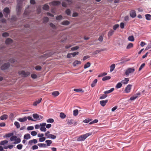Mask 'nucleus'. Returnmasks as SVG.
I'll use <instances>...</instances> for the list:
<instances>
[{
  "label": "nucleus",
  "instance_id": "1",
  "mask_svg": "<svg viewBox=\"0 0 151 151\" xmlns=\"http://www.w3.org/2000/svg\"><path fill=\"white\" fill-rule=\"evenodd\" d=\"M91 134L92 133H88L82 135L78 138L77 140L78 141H84L87 137L91 135Z\"/></svg>",
  "mask_w": 151,
  "mask_h": 151
},
{
  "label": "nucleus",
  "instance_id": "2",
  "mask_svg": "<svg viewBox=\"0 0 151 151\" xmlns=\"http://www.w3.org/2000/svg\"><path fill=\"white\" fill-rule=\"evenodd\" d=\"M45 136L47 139H55L56 138V136L54 135L50 134V132L49 131L47 132L45 134Z\"/></svg>",
  "mask_w": 151,
  "mask_h": 151
},
{
  "label": "nucleus",
  "instance_id": "3",
  "mask_svg": "<svg viewBox=\"0 0 151 151\" xmlns=\"http://www.w3.org/2000/svg\"><path fill=\"white\" fill-rule=\"evenodd\" d=\"M24 0H17V5L16 8V11L17 13L20 12L21 7V4L22 2Z\"/></svg>",
  "mask_w": 151,
  "mask_h": 151
},
{
  "label": "nucleus",
  "instance_id": "4",
  "mask_svg": "<svg viewBox=\"0 0 151 151\" xmlns=\"http://www.w3.org/2000/svg\"><path fill=\"white\" fill-rule=\"evenodd\" d=\"M3 12L4 15V17H6L8 14H9L10 10L8 7H6L4 9Z\"/></svg>",
  "mask_w": 151,
  "mask_h": 151
},
{
  "label": "nucleus",
  "instance_id": "5",
  "mask_svg": "<svg viewBox=\"0 0 151 151\" xmlns=\"http://www.w3.org/2000/svg\"><path fill=\"white\" fill-rule=\"evenodd\" d=\"M19 75H22L23 77H26L29 75L30 73L28 72H25L24 71H20L19 72Z\"/></svg>",
  "mask_w": 151,
  "mask_h": 151
},
{
  "label": "nucleus",
  "instance_id": "6",
  "mask_svg": "<svg viewBox=\"0 0 151 151\" xmlns=\"http://www.w3.org/2000/svg\"><path fill=\"white\" fill-rule=\"evenodd\" d=\"M46 124L45 123L40 124V129L41 131L45 132L46 131V129L45 127Z\"/></svg>",
  "mask_w": 151,
  "mask_h": 151
},
{
  "label": "nucleus",
  "instance_id": "7",
  "mask_svg": "<svg viewBox=\"0 0 151 151\" xmlns=\"http://www.w3.org/2000/svg\"><path fill=\"white\" fill-rule=\"evenodd\" d=\"M135 71V69L134 68H129L127 69L126 71L125 74L128 76L129 74L133 73Z\"/></svg>",
  "mask_w": 151,
  "mask_h": 151
},
{
  "label": "nucleus",
  "instance_id": "8",
  "mask_svg": "<svg viewBox=\"0 0 151 151\" xmlns=\"http://www.w3.org/2000/svg\"><path fill=\"white\" fill-rule=\"evenodd\" d=\"M37 139H34L32 140H29L28 143V145L30 146H32L33 144H35L37 143Z\"/></svg>",
  "mask_w": 151,
  "mask_h": 151
},
{
  "label": "nucleus",
  "instance_id": "9",
  "mask_svg": "<svg viewBox=\"0 0 151 151\" xmlns=\"http://www.w3.org/2000/svg\"><path fill=\"white\" fill-rule=\"evenodd\" d=\"M10 64L9 63H4L1 67V69L2 70L7 69L9 66Z\"/></svg>",
  "mask_w": 151,
  "mask_h": 151
},
{
  "label": "nucleus",
  "instance_id": "10",
  "mask_svg": "<svg viewBox=\"0 0 151 151\" xmlns=\"http://www.w3.org/2000/svg\"><path fill=\"white\" fill-rule=\"evenodd\" d=\"M132 85L130 84L128 85L125 88V91L126 93H129L130 91Z\"/></svg>",
  "mask_w": 151,
  "mask_h": 151
},
{
  "label": "nucleus",
  "instance_id": "11",
  "mask_svg": "<svg viewBox=\"0 0 151 151\" xmlns=\"http://www.w3.org/2000/svg\"><path fill=\"white\" fill-rule=\"evenodd\" d=\"M130 16L133 18L135 17L136 16L135 11L134 10H132L130 12Z\"/></svg>",
  "mask_w": 151,
  "mask_h": 151
},
{
  "label": "nucleus",
  "instance_id": "12",
  "mask_svg": "<svg viewBox=\"0 0 151 151\" xmlns=\"http://www.w3.org/2000/svg\"><path fill=\"white\" fill-rule=\"evenodd\" d=\"M60 2L58 1H55L51 2L50 4L53 6H58L60 4Z\"/></svg>",
  "mask_w": 151,
  "mask_h": 151
},
{
  "label": "nucleus",
  "instance_id": "13",
  "mask_svg": "<svg viewBox=\"0 0 151 151\" xmlns=\"http://www.w3.org/2000/svg\"><path fill=\"white\" fill-rule=\"evenodd\" d=\"M32 116L34 119H38V120H40V119H41L42 118V116H40V118L38 119L39 118V115L37 114H33Z\"/></svg>",
  "mask_w": 151,
  "mask_h": 151
},
{
  "label": "nucleus",
  "instance_id": "14",
  "mask_svg": "<svg viewBox=\"0 0 151 151\" xmlns=\"http://www.w3.org/2000/svg\"><path fill=\"white\" fill-rule=\"evenodd\" d=\"M107 100H102L100 101V103L101 106H104L106 105V104L107 103Z\"/></svg>",
  "mask_w": 151,
  "mask_h": 151
},
{
  "label": "nucleus",
  "instance_id": "15",
  "mask_svg": "<svg viewBox=\"0 0 151 151\" xmlns=\"http://www.w3.org/2000/svg\"><path fill=\"white\" fill-rule=\"evenodd\" d=\"M129 81V79L128 78H125L124 80H122L121 83L124 84H126L128 83Z\"/></svg>",
  "mask_w": 151,
  "mask_h": 151
},
{
  "label": "nucleus",
  "instance_id": "16",
  "mask_svg": "<svg viewBox=\"0 0 151 151\" xmlns=\"http://www.w3.org/2000/svg\"><path fill=\"white\" fill-rule=\"evenodd\" d=\"M18 120L20 122H24L27 120V117L25 116L22 118H19L18 119Z\"/></svg>",
  "mask_w": 151,
  "mask_h": 151
},
{
  "label": "nucleus",
  "instance_id": "17",
  "mask_svg": "<svg viewBox=\"0 0 151 151\" xmlns=\"http://www.w3.org/2000/svg\"><path fill=\"white\" fill-rule=\"evenodd\" d=\"M24 138L25 139L28 140L31 138V136L29 134H25L24 136Z\"/></svg>",
  "mask_w": 151,
  "mask_h": 151
},
{
  "label": "nucleus",
  "instance_id": "18",
  "mask_svg": "<svg viewBox=\"0 0 151 151\" xmlns=\"http://www.w3.org/2000/svg\"><path fill=\"white\" fill-rule=\"evenodd\" d=\"M8 116L6 114H4L3 115L1 116L0 117V119L1 120H4L6 119H7Z\"/></svg>",
  "mask_w": 151,
  "mask_h": 151
},
{
  "label": "nucleus",
  "instance_id": "19",
  "mask_svg": "<svg viewBox=\"0 0 151 151\" xmlns=\"http://www.w3.org/2000/svg\"><path fill=\"white\" fill-rule=\"evenodd\" d=\"M8 141L6 140L2 141L0 142V145H4L8 143Z\"/></svg>",
  "mask_w": 151,
  "mask_h": 151
},
{
  "label": "nucleus",
  "instance_id": "20",
  "mask_svg": "<svg viewBox=\"0 0 151 151\" xmlns=\"http://www.w3.org/2000/svg\"><path fill=\"white\" fill-rule=\"evenodd\" d=\"M14 134L13 133H9L6 134L4 136V137H11Z\"/></svg>",
  "mask_w": 151,
  "mask_h": 151
},
{
  "label": "nucleus",
  "instance_id": "21",
  "mask_svg": "<svg viewBox=\"0 0 151 151\" xmlns=\"http://www.w3.org/2000/svg\"><path fill=\"white\" fill-rule=\"evenodd\" d=\"M97 82V79H95L94 80L92 84H91V87L92 88L94 87L96 84Z\"/></svg>",
  "mask_w": 151,
  "mask_h": 151
},
{
  "label": "nucleus",
  "instance_id": "22",
  "mask_svg": "<svg viewBox=\"0 0 151 151\" xmlns=\"http://www.w3.org/2000/svg\"><path fill=\"white\" fill-rule=\"evenodd\" d=\"M114 90V88H112L109 90L105 91L104 92V93L105 94L109 93H111V92H112Z\"/></svg>",
  "mask_w": 151,
  "mask_h": 151
},
{
  "label": "nucleus",
  "instance_id": "23",
  "mask_svg": "<svg viewBox=\"0 0 151 151\" xmlns=\"http://www.w3.org/2000/svg\"><path fill=\"white\" fill-rule=\"evenodd\" d=\"M12 39L10 38H8L6 40L5 43L6 44H9L12 43Z\"/></svg>",
  "mask_w": 151,
  "mask_h": 151
},
{
  "label": "nucleus",
  "instance_id": "24",
  "mask_svg": "<svg viewBox=\"0 0 151 151\" xmlns=\"http://www.w3.org/2000/svg\"><path fill=\"white\" fill-rule=\"evenodd\" d=\"M45 142L47 143V146H50V145L52 144V142L50 140H47L45 141Z\"/></svg>",
  "mask_w": 151,
  "mask_h": 151
},
{
  "label": "nucleus",
  "instance_id": "25",
  "mask_svg": "<svg viewBox=\"0 0 151 151\" xmlns=\"http://www.w3.org/2000/svg\"><path fill=\"white\" fill-rule=\"evenodd\" d=\"M146 19L147 20H150L151 19V15L150 14H146L145 15Z\"/></svg>",
  "mask_w": 151,
  "mask_h": 151
},
{
  "label": "nucleus",
  "instance_id": "26",
  "mask_svg": "<svg viewBox=\"0 0 151 151\" xmlns=\"http://www.w3.org/2000/svg\"><path fill=\"white\" fill-rule=\"evenodd\" d=\"M60 116L61 119H64L66 117V116L63 113L61 112L60 113Z\"/></svg>",
  "mask_w": 151,
  "mask_h": 151
},
{
  "label": "nucleus",
  "instance_id": "27",
  "mask_svg": "<svg viewBox=\"0 0 151 151\" xmlns=\"http://www.w3.org/2000/svg\"><path fill=\"white\" fill-rule=\"evenodd\" d=\"M59 94V93L58 91H55L52 93V95L54 96H57Z\"/></svg>",
  "mask_w": 151,
  "mask_h": 151
},
{
  "label": "nucleus",
  "instance_id": "28",
  "mask_svg": "<svg viewBox=\"0 0 151 151\" xmlns=\"http://www.w3.org/2000/svg\"><path fill=\"white\" fill-rule=\"evenodd\" d=\"M115 67V64H113L111 65L110 67V71L112 72L114 69Z\"/></svg>",
  "mask_w": 151,
  "mask_h": 151
},
{
  "label": "nucleus",
  "instance_id": "29",
  "mask_svg": "<svg viewBox=\"0 0 151 151\" xmlns=\"http://www.w3.org/2000/svg\"><path fill=\"white\" fill-rule=\"evenodd\" d=\"M111 78V77L110 76H106L105 77H104L102 78V80L103 81H106L107 80H108L110 79Z\"/></svg>",
  "mask_w": 151,
  "mask_h": 151
},
{
  "label": "nucleus",
  "instance_id": "30",
  "mask_svg": "<svg viewBox=\"0 0 151 151\" xmlns=\"http://www.w3.org/2000/svg\"><path fill=\"white\" fill-rule=\"evenodd\" d=\"M121 82H119L116 85V88H120L122 86Z\"/></svg>",
  "mask_w": 151,
  "mask_h": 151
},
{
  "label": "nucleus",
  "instance_id": "31",
  "mask_svg": "<svg viewBox=\"0 0 151 151\" xmlns=\"http://www.w3.org/2000/svg\"><path fill=\"white\" fill-rule=\"evenodd\" d=\"M13 145H9L8 146H4V148L5 149H7L8 148L11 149L13 147Z\"/></svg>",
  "mask_w": 151,
  "mask_h": 151
},
{
  "label": "nucleus",
  "instance_id": "32",
  "mask_svg": "<svg viewBox=\"0 0 151 151\" xmlns=\"http://www.w3.org/2000/svg\"><path fill=\"white\" fill-rule=\"evenodd\" d=\"M17 138V137L16 136H12L10 138V140L11 141H16Z\"/></svg>",
  "mask_w": 151,
  "mask_h": 151
},
{
  "label": "nucleus",
  "instance_id": "33",
  "mask_svg": "<svg viewBox=\"0 0 151 151\" xmlns=\"http://www.w3.org/2000/svg\"><path fill=\"white\" fill-rule=\"evenodd\" d=\"M81 63V62L78 60H76L74 61L73 63V65L74 66H76L77 65L80 64Z\"/></svg>",
  "mask_w": 151,
  "mask_h": 151
},
{
  "label": "nucleus",
  "instance_id": "34",
  "mask_svg": "<svg viewBox=\"0 0 151 151\" xmlns=\"http://www.w3.org/2000/svg\"><path fill=\"white\" fill-rule=\"evenodd\" d=\"M104 50L103 49L96 50L94 51L93 52V54L94 55H95L99 53L100 52H101V51H104Z\"/></svg>",
  "mask_w": 151,
  "mask_h": 151
},
{
  "label": "nucleus",
  "instance_id": "35",
  "mask_svg": "<svg viewBox=\"0 0 151 151\" xmlns=\"http://www.w3.org/2000/svg\"><path fill=\"white\" fill-rule=\"evenodd\" d=\"M61 24L63 25H67L69 24V22L67 20L64 21L62 22Z\"/></svg>",
  "mask_w": 151,
  "mask_h": 151
},
{
  "label": "nucleus",
  "instance_id": "36",
  "mask_svg": "<svg viewBox=\"0 0 151 151\" xmlns=\"http://www.w3.org/2000/svg\"><path fill=\"white\" fill-rule=\"evenodd\" d=\"M91 65V64L89 62H87L86 64L84 66V68L85 69H86L89 67Z\"/></svg>",
  "mask_w": 151,
  "mask_h": 151
},
{
  "label": "nucleus",
  "instance_id": "37",
  "mask_svg": "<svg viewBox=\"0 0 151 151\" xmlns=\"http://www.w3.org/2000/svg\"><path fill=\"white\" fill-rule=\"evenodd\" d=\"M78 109L74 110L73 111V114L74 116H76L78 115Z\"/></svg>",
  "mask_w": 151,
  "mask_h": 151
},
{
  "label": "nucleus",
  "instance_id": "38",
  "mask_svg": "<svg viewBox=\"0 0 151 151\" xmlns=\"http://www.w3.org/2000/svg\"><path fill=\"white\" fill-rule=\"evenodd\" d=\"M28 8H27L25 10L24 13V17L26 16H28L29 15V13L27 12Z\"/></svg>",
  "mask_w": 151,
  "mask_h": 151
},
{
  "label": "nucleus",
  "instance_id": "39",
  "mask_svg": "<svg viewBox=\"0 0 151 151\" xmlns=\"http://www.w3.org/2000/svg\"><path fill=\"white\" fill-rule=\"evenodd\" d=\"M114 32L112 29H111L108 33V36L109 37L111 36L113 34Z\"/></svg>",
  "mask_w": 151,
  "mask_h": 151
},
{
  "label": "nucleus",
  "instance_id": "40",
  "mask_svg": "<svg viewBox=\"0 0 151 151\" xmlns=\"http://www.w3.org/2000/svg\"><path fill=\"white\" fill-rule=\"evenodd\" d=\"M14 124L17 128H19L20 127V124L17 122H14Z\"/></svg>",
  "mask_w": 151,
  "mask_h": 151
},
{
  "label": "nucleus",
  "instance_id": "41",
  "mask_svg": "<svg viewBox=\"0 0 151 151\" xmlns=\"http://www.w3.org/2000/svg\"><path fill=\"white\" fill-rule=\"evenodd\" d=\"M128 40L129 41L132 42L134 40V38L133 36H131L128 37Z\"/></svg>",
  "mask_w": 151,
  "mask_h": 151
},
{
  "label": "nucleus",
  "instance_id": "42",
  "mask_svg": "<svg viewBox=\"0 0 151 151\" xmlns=\"http://www.w3.org/2000/svg\"><path fill=\"white\" fill-rule=\"evenodd\" d=\"M49 6L47 4H45L44 5L43 9L44 10H47L49 9Z\"/></svg>",
  "mask_w": 151,
  "mask_h": 151
},
{
  "label": "nucleus",
  "instance_id": "43",
  "mask_svg": "<svg viewBox=\"0 0 151 151\" xmlns=\"http://www.w3.org/2000/svg\"><path fill=\"white\" fill-rule=\"evenodd\" d=\"M37 145L40 147H45L46 146V145L43 143H39L37 144Z\"/></svg>",
  "mask_w": 151,
  "mask_h": 151
},
{
  "label": "nucleus",
  "instance_id": "44",
  "mask_svg": "<svg viewBox=\"0 0 151 151\" xmlns=\"http://www.w3.org/2000/svg\"><path fill=\"white\" fill-rule=\"evenodd\" d=\"M54 122V120L52 118H50L47 120V123H52Z\"/></svg>",
  "mask_w": 151,
  "mask_h": 151
},
{
  "label": "nucleus",
  "instance_id": "45",
  "mask_svg": "<svg viewBox=\"0 0 151 151\" xmlns=\"http://www.w3.org/2000/svg\"><path fill=\"white\" fill-rule=\"evenodd\" d=\"M65 12L66 14L68 16L70 15L71 11L69 9H67L66 11Z\"/></svg>",
  "mask_w": 151,
  "mask_h": 151
},
{
  "label": "nucleus",
  "instance_id": "46",
  "mask_svg": "<svg viewBox=\"0 0 151 151\" xmlns=\"http://www.w3.org/2000/svg\"><path fill=\"white\" fill-rule=\"evenodd\" d=\"M133 46V44L132 43H129L127 46V49H129Z\"/></svg>",
  "mask_w": 151,
  "mask_h": 151
},
{
  "label": "nucleus",
  "instance_id": "47",
  "mask_svg": "<svg viewBox=\"0 0 151 151\" xmlns=\"http://www.w3.org/2000/svg\"><path fill=\"white\" fill-rule=\"evenodd\" d=\"M73 119L69 120L68 121L67 124L69 125H71L73 124Z\"/></svg>",
  "mask_w": 151,
  "mask_h": 151
},
{
  "label": "nucleus",
  "instance_id": "48",
  "mask_svg": "<svg viewBox=\"0 0 151 151\" xmlns=\"http://www.w3.org/2000/svg\"><path fill=\"white\" fill-rule=\"evenodd\" d=\"M22 147H23V145H22L21 144L18 145L17 146V149L19 150H21L22 148Z\"/></svg>",
  "mask_w": 151,
  "mask_h": 151
},
{
  "label": "nucleus",
  "instance_id": "49",
  "mask_svg": "<svg viewBox=\"0 0 151 151\" xmlns=\"http://www.w3.org/2000/svg\"><path fill=\"white\" fill-rule=\"evenodd\" d=\"M107 97V95L106 94H103L100 97L99 99H104Z\"/></svg>",
  "mask_w": 151,
  "mask_h": 151
},
{
  "label": "nucleus",
  "instance_id": "50",
  "mask_svg": "<svg viewBox=\"0 0 151 151\" xmlns=\"http://www.w3.org/2000/svg\"><path fill=\"white\" fill-rule=\"evenodd\" d=\"M48 18L47 17H45L43 19V22L44 23H46L48 21Z\"/></svg>",
  "mask_w": 151,
  "mask_h": 151
},
{
  "label": "nucleus",
  "instance_id": "51",
  "mask_svg": "<svg viewBox=\"0 0 151 151\" xmlns=\"http://www.w3.org/2000/svg\"><path fill=\"white\" fill-rule=\"evenodd\" d=\"M145 64L144 63H142L140 66L139 69V71H140L145 66Z\"/></svg>",
  "mask_w": 151,
  "mask_h": 151
},
{
  "label": "nucleus",
  "instance_id": "52",
  "mask_svg": "<svg viewBox=\"0 0 151 151\" xmlns=\"http://www.w3.org/2000/svg\"><path fill=\"white\" fill-rule=\"evenodd\" d=\"M45 139L46 138L43 137L41 138H40L39 139V141L40 142H43L45 140Z\"/></svg>",
  "mask_w": 151,
  "mask_h": 151
},
{
  "label": "nucleus",
  "instance_id": "53",
  "mask_svg": "<svg viewBox=\"0 0 151 151\" xmlns=\"http://www.w3.org/2000/svg\"><path fill=\"white\" fill-rule=\"evenodd\" d=\"M73 91L76 92H83V91L81 89H74Z\"/></svg>",
  "mask_w": 151,
  "mask_h": 151
},
{
  "label": "nucleus",
  "instance_id": "54",
  "mask_svg": "<svg viewBox=\"0 0 151 151\" xmlns=\"http://www.w3.org/2000/svg\"><path fill=\"white\" fill-rule=\"evenodd\" d=\"M91 120V119H85L84 120H83V122L85 123H88Z\"/></svg>",
  "mask_w": 151,
  "mask_h": 151
},
{
  "label": "nucleus",
  "instance_id": "55",
  "mask_svg": "<svg viewBox=\"0 0 151 151\" xmlns=\"http://www.w3.org/2000/svg\"><path fill=\"white\" fill-rule=\"evenodd\" d=\"M31 134L32 136H35L37 134V132L35 131H32L31 132Z\"/></svg>",
  "mask_w": 151,
  "mask_h": 151
},
{
  "label": "nucleus",
  "instance_id": "56",
  "mask_svg": "<svg viewBox=\"0 0 151 151\" xmlns=\"http://www.w3.org/2000/svg\"><path fill=\"white\" fill-rule=\"evenodd\" d=\"M38 148V146L37 145H35L33 146L31 148V149L32 150H36V149H37Z\"/></svg>",
  "mask_w": 151,
  "mask_h": 151
},
{
  "label": "nucleus",
  "instance_id": "57",
  "mask_svg": "<svg viewBox=\"0 0 151 151\" xmlns=\"http://www.w3.org/2000/svg\"><path fill=\"white\" fill-rule=\"evenodd\" d=\"M70 53L72 55V56L73 57H74L76 55H78L79 53V52H76L71 53Z\"/></svg>",
  "mask_w": 151,
  "mask_h": 151
},
{
  "label": "nucleus",
  "instance_id": "58",
  "mask_svg": "<svg viewBox=\"0 0 151 151\" xmlns=\"http://www.w3.org/2000/svg\"><path fill=\"white\" fill-rule=\"evenodd\" d=\"M79 48V47L78 46L74 47L71 48V50L72 51H74L77 50Z\"/></svg>",
  "mask_w": 151,
  "mask_h": 151
},
{
  "label": "nucleus",
  "instance_id": "59",
  "mask_svg": "<svg viewBox=\"0 0 151 151\" xmlns=\"http://www.w3.org/2000/svg\"><path fill=\"white\" fill-rule=\"evenodd\" d=\"M34 127L32 126H29L27 127V130H32L34 129Z\"/></svg>",
  "mask_w": 151,
  "mask_h": 151
},
{
  "label": "nucleus",
  "instance_id": "60",
  "mask_svg": "<svg viewBox=\"0 0 151 151\" xmlns=\"http://www.w3.org/2000/svg\"><path fill=\"white\" fill-rule=\"evenodd\" d=\"M119 27V25L118 24H116L113 26V29L114 30H116L118 27Z\"/></svg>",
  "mask_w": 151,
  "mask_h": 151
},
{
  "label": "nucleus",
  "instance_id": "61",
  "mask_svg": "<svg viewBox=\"0 0 151 151\" xmlns=\"http://www.w3.org/2000/svg\"><path fill=\"white\" fill-rule=\"evenodd\" d=\"M62 18V16L61 15L58 16L56 17V19L57 20H60Z\"/></svg>",
  "mask_w": 151,
  "mask_h": 151
},
{
  "label": "nucleus",
  "instance_id": "62",
  "mask_svg": "<svg viewBox=\"0 0 151 151\" xmlns=\"http://www.w3.org/2000/svg\"><path fill=\"white\" fill-rule=\"evenodd\" d=\"M150 48H151V42L146 47L145 50H147Z\"/></svg>",
  "mask_w": 151,
  "mask_h": 151
},
{
  "label": "nucleus",
  "instance_id": "63",
  "mask_svg": "<svg viewBox=\"0 0 151 151\" xmlns=\"http://www.w3.org/2000/svg\"><path fill=\"white\" fill-rule=\"evenodd\" d=\"M9 36V34L7 32H4L2 34V36L4 37H6Z\"/></svg>",
  "mask_w": 151,
  "mask_h": 151
},
{
  "label": "nucleus",
  "instance_id": "64",
  "mask_svg": "<svg viewBox=\"0 0 151 151\" xmlns=\"http://www.w3.org/2000/svg\"><path fill=\"white\" fill-rule=\"evenodd\" d=\"M31 76L33 78L35 79L37 77V76L35 74H32L31 75Z\"/></svg>",
  "mask_w": 151,
  "mask_h": 151
}]
</instances>
